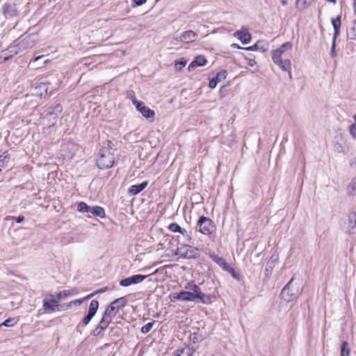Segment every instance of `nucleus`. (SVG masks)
Instances as JSON below:
<instances>
[{
	"label": "nucleus",
	"instance_id": "f257e3e1",
	"mask_svg": "<svg viewBox=\"0 0 356 356\" xmlns=\"http://www.w3.org/2000/svg\"><path fill=\"white\" fill-rule=\"evenodd\" d=\"M292 43L291 42H286L282 44V46L271 51L272 59L273 62L277 65L283 71L288 72L289 73V76L291 78V61L289 58L282 59V54L284 53L286 50L291 49Z\"/></svg>",
	"mask_w": 356,
	"mask_h": 356
},
{
	"label": "nucleus",
	"instance_id": "f03ea898",
	"mask_svg": "<svg viewBox=\"0 0 356 356\" xmlns=\"http://www.w3.org/2000/svg\"><path fill=\"white\" fill-rule=\"evenodd\" d=\"M36 42L37 35H28L26 36H22L18 40L16 44L10 46L8 48V51L10 54L16 55L27 49L32 48L35 45Z\"/></svg>",
	"mask_w": 356,
	"mask_h": 356
},
{
	"label": "nucleus",
	"instance_id": "7ed1b4c3",
	"mask_svg": "<svg viewBox=\"0 0 356 356\" xmlns=\"http://www.w3.org/2000/svg\"><path fill=\"white\" fill-rule=\"evenodd\" d=\"M114 163V156L111 149L104 147L100 149L99 157L97 160V165L100 169H108Z\"/></svg>",
	"mask_w": 356,
	"mask_h": 356
},
{
	"label": "nucleus",
	"instance_id": "20e7f679",
	"mask_svg": "<svg viewBox=\"0 0 356 356\" xmlns=\"http://www.w3.org/2000/svg\"><path fill=\"white\" fill-rule=\"evenodd\" d=\"M293 280L294 277H293L283 288L280 294L282 298L286 302H291L294 300L299 293L298 289L293 288L291 285Z\"/></svg>",
	"mask_w": 356,
	"mask_h": 356
},
{
	"label": "nucleus",
	"instance_id": "39448f33",
	"mask_svg": "<svg viewBox=\"0 0 356 356\" xmlns=\"http://www.w3.org/2000/svg\"><path fill=\"white\" fill-rule=\"evenodd\" d=\"M199 231L205 235L211 234L215 229L213 222L205 216H202L198 221Z\"/></svg>",
	"mask_w": 356,
	"mask_h": 356
},
{
	"label": "nucleus",
	"instance_id": "423d86ee",
	"mask_svg": "<svg viewBox=\"0 0 356 356\" xmlns=\"http://www.w3.org/2000/svg\"><path fill=\"white\" fill-rule=\"evenodd\" d=\"M178 253L181 257L186 259H195L200 256L199 250L197 248L189 245H181L177 248Z\"/></svg>",
	"mask_w": 356,
	"mask_h": 356
},
{
	"label": "nucleus",
	"instance_id": "0eeeda50",
	"mask_svg": "<svg viewBox=\"0 0 356 356\" xmlns=\"http://www.w3.org/2000/svg\"><path fill=\"white\" fill-rule=\"evenodd\" d=\"M192 286L193 287L191 288V290L193 291L191 293L194 296L195 301L198 300L200 302L204 304H209L211 302L210 296L202 293L200 288L197 285L193 284Z\"/></svg>",
	"mask_w": 356,
	"mask_h": 356
},
{
	"label": "nucleus",
	"instance_id": "6e6552de",
	"mask_svg": "<svg viewBox=\"0 0 356 356\" xmlns=\"http://www.w3.org/2000/svg\"><path fill=\"white\" fill-rule=\"evenodd\" d=\"M147 277V275H134L131 277H127L125 279L122 280L120 282V284L122 286H129L131 284H136L142 282Z\"/></svg>",
	"mask_w": 356,
	"mask_h": 356
},
{
	"label": "nucleus",
	"instance_id": "1a4fd4ad",
	"mask_svg": "<svg viewBox=\"0 0 356 356\" xmlns=\"http://www.w3.org/2000/svg\"><path fill=\"white\" fill-rule=\"evenodd\" d=\"M168 229L172 232L180 233L184 238V242L190 243L191 241L192 238H191V236L188 234L187 230L181 228L178 224H177L175 222H172L169 225Z\"/></svg>",
	"mask_w": 356,
	"mask_h": 356
},
{
	"label": "nucleus",
	"instance_id": "9d476101",
	"mask_svg": "<svg viewBox=\"0 0 356 356\" xmlns=\"http://www.w3.org/2000/svg\"><path fill=\"white\" fill-rule=\"evenodd\" d=\"M3 13L6 18H13L19 14L16 6L12 3H6L3 7Z\"/></svg>",
	"mask_w": 356,
	"mask_h": 356
},
{
	"label": "nucleus",
	"instance_id": "9b49d317",
	"mask_svg": "<svg viewBox=\"0 0 356 356\" xmlns=\"http://www.w3.org/2000/svg\"><path fill=\"white\" fill-rule=\"evenodd\" d=\"M138 111L146 118H153L155 115V113L153 110L149 107L145 106L143 102H139L138 106H135Z\"/></svg>",
	"mask_w": 356,
	"mask_h": 356
},
{
	"label": "nucleus",
	"instance_id": "f8f14e48",
	"mask_svg": "<svg viewBox=\"0 0 356 356\" xmlns=\"http://www.w3.org/2000/svg\"><path fill=\"white\" fill-rule=\"evenodd\" d=\"M197 34L193 31H184L179 38H176L177 40L183 42L188 43L195 40Z\"/></svg>",
	"mask_w": 356,
	"mask_h": 356
},
{
	"label": "nucleus",
	"instance_id": "ddd939ff",
	"mask_svg": "<svg viewBox=\"0 0 356 356\" xmlns=\"http://www.w3.org/2000/svg\"><path fill=\"white\" fill-rule=\"evenodd\" d=\"M49 296L51 297V299L49 300L44 299L42 306L46 311L54 312L56 307L58 306L59 301L54 299L53 295L50 294Z\"/></svg>",
	"mask_w": 356,
	"mask_h": 356
},
{
	"label": "nucleus",
	"instance_id": "4468645a",
	"mask_svg": "<svg viewBox=\"0 0 356 356\" xmlns=\"http://www.w3.org/2000/svg\"><path fill=\"white\" fill-rule=\"evenodd\" d=\"M269 47L268 44L265 41L259 40L254 45L245 48L248 51H260L261 52H266L268 51Z\"/></svg>",
	"mask_w": 356,
	"mask_h": 356
},
{
	"label": "nucleus",
	"instance_id": "2eb2a0df",
	"mask_svg": "<svg viewBox=\"0 0 356 356\" xmlns=\"http://www.w3.org/2000/svg\"><path fill=\"white\" fill-rule=\"evenodd\" d=\"M348 228L350 234H356V211L349 214Z\"/></svg>",
	"mask_w": 356,
	"mask_h": 356
},
{
	"label": "nucleus",
	"instance_id": "dca6fc26",
	"mask_svg": "<svg viewBox=\"0 0 356 356\" xmlns=\"http://www.w3.org/2000/svg\"><path fill=\"white\" fill-rule=\"evenodd\" d=\"M209 257L218 266H220L225 271H226V270L230 266L222 257H218L215 253H210Z\"/></svg>",
	"mask_w": 356,
	"mask_h": 356
},
{
	"label": "nucleus",
	"instance_id": "f3484780",
	"mask_svg": "<svg viewBox=\"0 0 356 356\" xmlns=\"http://www.w3.org/2000/svg\"><path fill=\"white\" fill-rule=\"evenodd\" d=\"M194 353V348L188 346H186L182 348L177 350L174 353V356H193Z\"/></svg>",
	"mask_w": 356,
	"mask_h": 356
},
{
	"label": "nucleus",
	"instance_id": "a211bd4d",
	"mask_svg": "<svg viewBox=\"0 0 356 356\" xmlns=\"http://www.w3.org/2000/svg\"><path fill=\"white\" fill-rule=\"evenodd\" d=\"M147 181H143L138 185H133L129 189V193L131 195H136L143 191L147 186Z\"/></svg>",
	"mask_w": 356,
	"mask_h": 356
},
{
	"label": "nucleus",
	"instance_id": "6ab92c4d",
	"mask_svg": "<svg viewBox=\"0 0 356 356\" xmlns=\"http://www.w3.org/2000/svg\"><path fill=\"white\" fill-rule=\"evenodd\" d=\"M207 59L203 56H197L195 60L191 63L188 70H193L196 66H203L206 64Z\"/></svg>",
	"mask_w": 356,
	"mask_h": 356
},
{
	"label": "nucleus",
	"instance_id": "aec40b11",
	"mask_svg": "<svg viewBox=\"0 0 356 356\" xmlns=\"http://www.w3.org/2000/svg\"><path fill=\"white\" fill-rule=\"evenodd\" d=\"M332 24L334 31L332 38H337L338 35H339L340 28L341 25V16L339 15L336 19H332Z\"/></svg>",
	"mask_w": 356,
	"mask_h": 356
},
{
	"label": "nucleus",
	"instance_id": "412c9836",
	"mask_svg": "<svg viewBox=\"0 0 356 356\" xmlns=\"http://www.w3.org/2000/svg\"><path fill=\"white\" fill-rule=\"evenodd\" d=\"M88 213H90L92 215L101 218H104L106 216V213L104 208L99 206L90 207Z\"/></svg>",
	"mask_w": 356,
	"mask_h": 356
},
{
	"label": "nucleus",
	"instance_id": "4be33fe9",
	"mask_svg": "<svg viewBox=\"0 0 356 356\" xmlns=\"http://www.w3.org/2000/svg\"><path fill=\"white\" fill-rule=\"evenodd\" d=\"M118 312V310L115 309V306L113 305V302H111L106 309L104 314L113 320V318L116 316Z\"/></svg>",
	"mask_w": 356,
	"mask_h": 356
},
{
	"label": "nucleus",
	"instance_id": "5701e85b",
	"mask_svg": "<svg viewBox=\"0 0 356 356\" xmlns=\"http://www.w3.org/2000/svg\"><path fill=\"white\" fill-rule=\"evenodd\" d=\"M236 34L243 44H248L251 40V35L248 32L237 31Z\"/></svg>",
	"mask_w": 356,
	"mask_h": 356
},
{
	"label": "nucleus",
	"instance_id": "b1692460",
	"mask_svg": "<svg viewBox=\"0 0 356 356\" xmlns=\"http://www.w3.org/2000/svg\"><path fill=\"white\" fill-rule=\"evenodd\" d=\"M111 321H112V319H111L106 315L103 314V316H102L101 321H99L98 326L99 327L100 330H102L104 331L108 327V325L110 324V323Z\"/></svg>",
	"mask_w": 356,
	"mask_h": 356
},
{
	"label": "nucleus",
	"instance_id": "393cba45",
	"mask_svg": "<svg viewBox=\"0 0 356 356\" xmlns=\"http://www.w3.org/2000/svg\"><path fill=\"white\" fill-rule=\"evenodd\" d=\"M62 111H63V106L60 104H58L55 105L54 106H51L48 108V113L49 115H55L56 117H57L58 115L60 114Z\"/></svg>",
	"mask_w": 356,
	"mask_h": 356
},
{
	"label": "nucleus",
	"instance_id": "a878e982",
	"mask_svg": "<svg viewBox=\"0 0 356 356\" xmlns=\"http://www.w3.org/2000/svg\"><path fill=\"white\" fill-rule=\"evenodd\" d=\"M112 302L113 305L115 306V309H117L119 311L120 308H122L126 305L127 300L125 297H121L118 299H115Z\"/></svg>",
	"mask_w": 356,
	"mask_h": 356
},
{
	"label": "nucleus",
	"instance_id": "bb28decb",
	"mask_svg": "<svg viewBox=\"0 0 356 356\" xmlns=\"http://www.w3.org/2000/svg\"><path fill=\"white\" fill-rule=\"evenodd\" d=\"M76 293H77V291L75 289L64 290V291L58 292L56 294V298H57V300L59 301V300H60L63 298L72 296Z\"/></svg>",
	"mask_w": 356,
	"mask_h": 356
},
{
	"label": "nucleus",
	"instance_id": "cd10ccee",
	"mask_svg": "<svg viewBox=\"0 0 356 356\" xmlns=\"http://www.w3.org/2000/svg\"><path fill=\"white\" fill-rule=\"evenodd\" d=\"M181 301H195L194 296L191 291H181Z\"/></svg>",
	"mask_w": 356,
	"mask_h": 356
},
{
	"label": "nucleus",
	"instance_id": "c85d7f7f",
	"mask_svg": "<svg viewBox=\"0 0 356 356\" xmlns=\"http://www.w3.org/2000/svg\"><path fill=\"white\" fill-rule=\"evenodd\" d=\"M99 308V302L96 300H92L89 306L88 312L95 315Z\"/></svg>",
	"mask_w": 356,
	"mask_h": 356
},
{
	"label": "nucleus",
	"instance_id": "c756f323",
	"mask_svg": "<svg viewBox=\"0 0 356 356\" xmlns=\"http://www.w3.org/2000/svg\"><path fill=\"white\" fill-rule=\"evenodd\" d=\"M348 193L351 195H356V176L353 178L351 182L348 185Z\"/></svg>",
	"mask_w": 356,
	"mask_h": 356
},
{
	"label": "nucleus",
	"instance_id": "7c9ffc66",
	"mask_svg": "<svg viewBox=\"0 0 356 356\" xmlns=\"http://www.w3.org/2000/svg\"><path fill=\"white\" fill-rule=\"evenodd\" d=\"M90 207V206L83 202H81L77 204V210L81 213H88Z\"/></svg>",
	"mask_w": 356,
	"mask_h": 356
},
{
	"label": "nucleus",
	"instance_id": "2f4dec72",
	"mask_svg": "<svg viewBox=\"0 0 356 356\" xmlns=\"http://www.w3.org/2000/svg\"><path fill=\"white\" fill-rule=\"evenodd\" d=\"M127 96L129 99H130L134 106H138L139 102L136 99L135 92L134 90H128L127 92Z\"/></svg>",
	"mask_w": 356,
	"mask_h": 356
},
{
	"label": "nucleus",
	"instance_id": "473e14b6",
	"mask_svg": "<svg viewBox=\"0 0 356 356\" xmlns=\"http://www.w3.org/2000/svg\"><path fill=\"white\" fill-rule=\"evenodd\" d=\"M348 343L346 341H343L341 348V356H349L350 348L348 347Z\"/></svg>",
	"mask_w": 356,
	"mask_h": 356
},
{
	"label": "nucleus",
	"instance_id": "72a5a7b5",
	"mask_svg": "<svg viewBox=\"0 0 356 356\" xmlns=\"http://www.w3.org/2000/svg\"><path fill=\"white\" fill-rule=\"evenodd\" d=\"M93 296H94V293H90V294L88 295L86 297H85L83 298L77 299V300L71 301V302H70L67 304V307H70L72 305H80L85 300L88 299V298L92 297Z\"/></svg>",
	"mask_w": 356,
	"mask_h": 356
},
{
	"label": "nucleus",
	"instance_id": "f704fd0d",
	"mask_svg": "<svg viewBox=\"0 0 356 356\" xmlns=\"http://www.w3.org/2000/svg\"><path fill=\"white\" fill-rule=\"evenodd\" d=\"M355 123L352 124L349 127V131L353 138L356 139V114L353 115Z\"/></svg>",
	"mask_w": 356,
	"mask_h": 356
},
{
	"label": "nucleus",
	"instance_id": "c9c22d12",
	"mask_svg": "<svg viewBox=\"0 0 356 356\" xmlns=\"http://www.w3.org/2000/svg\"><path fill=\"white\" fill-rule=\"evenodd\" d=\"M154 323H155V321H153L152 322H149V323H147L144 326H143L142 328H141V332L143 334L148 333L151 330V329L152 328L153 325L154 324Z\"/></svg>",
	"mask_w": 356,
	"mask_h": 356
},
{
	"label": "nucleus",
	"instance_id": "e433bc0d",
	"mask_svg": "<svg viewBox=\"0 0 356 356\" xmlns=\"http://www.w3.org/2000/svg\"><path fill=\"white\" fill-rule=\"evenodd\" d=\"M10 159L8 154L7 152H3L1 155H0V167L3 168L8 160Z\"/></svg>",
	"mask_w": 356,
	"mask_h": 356
},
{
	"label": "nucleus",
	"instance_id": "4c0bfd02",
	"mask_svg": "<svg viewBox=\"0 0 356 356\" xmlns=\"http://www.w3.org/2000/svg\"><path fill=\"white\" fill-rule=\"evenodd\" d=\"M348 35L350 40L356 39V20L354 22V25L350 29Z\"/></svg>",
	"mask_w": 356,
	"mask_h": 356
},
{
	"label": "nucleus",
	"instance_id": "58836bf2",
	"mask_svg": "<svg viewBox=\"0 0 356 356\" xmlns=\"http://www.w3.org/2000/svg\"><path fill=\"white\" fill-rule=\"evenodd\" d=\"M17 321L15 320V318H8L6 319L3 323H0V327L5 326V327H10L14 325Z\"/></svg>",
	"mask_w": 356,
	"mask_h": 356
},
{
	"label": "nucleus",
	"instance_id": "ea45409f",
	"mask_svg": "<svg viewBox=\"0 0 356 356\" xmlns=\"http://www.w3.org/2000/svg\"><path fill=\"white\" fill-rule=\"evenodd\" d=\"M227 76V71L226 70H221L218 73H217L216 76V79L220 82L222 80H224L226 79Z\"/></svg>",
	"mask_w": 356,
	"mask_h": 356
},
{
	"label": "nucleus",
	"instance_id": "a19ab883",
	"mask_svg": "<svg viewBox=\"0 0 356 356\" xmlns=\"http://www.w3.org/2000/svg\"><path fill=\"white\" fill-rule=\"evenodd\" d=\"M186 64V60L181 59V60L176 61L175 67L176 70H181Z\"/></svg>",
	"mask_w": 356,
	"mask_h": 356
},
{
	"label": "nucleus",
	"instance_id": "79ce46f5",
	"mask_svg": "<svg viewBox=\"0 0 356 356\" xmlns=\"http://www.w3.org/2000/svg\"><path fill=\"white\" fill-rule=\"evenodd\" d=\"M337 38H332V47H331V56L334 58L337 56V52L335 50Z\"/></svg>",
	"mask_w": 356,
	"mask_h": 356
},
{
	"label": "nucleus",
	"instance_id": "37998d69",
	"mask_svg": "<svg viewBox=\"0 0 356 356\" xmlns=\"http://www.w3.org/2000/svg\"><path fill=\"white\" fill-rule=\"evenodd\" d=\"M277 258L274 257L273 256L270 258L269 261L267 262L266 266L270 268V270H272L273 268H274L275 263L277 262Z\"/></svg>",
	"mask_w": 356,
	"mask_h": 356
},
{
	"label": "nucleus",
	"instance_id": "c03bdc74",
	"mask_svg": "<svg viewBox=\"0 0 356 356\" xmlns=\"http://www.w3.org/2000/svg\"><path fill=\"white\" fill-rule=\"evenodd\" d=\"M95 315H93L91 313H88V314L83 318V323L84 325H87L91 319L94 317Z\"/></svg>",
	"mask_w": 356,
	"mask_h": 356
},
{
	"label": "nucleus",
	"instance_id": "a18cd8bd",
	"mask_svg": "<svg viewBox=\"0 0 356 356\" xmlns=\"http://www.w3.org/2000/svg\"><path fill=\"white\" fill-rule=\"evenodd\" d=\"M170 300L171 301L181 300V291L179 293H175L170 295Z\"/></svg>",
	"mask_w": 356,
	"mask_h": 356
},
{
	"label": "nucleus",
	"instance_id": "49530a36",
	"mask_svg": "<svg viewBox=\"0 0 356 356\" xmlns=\"http://www.w3.org/2000/svg\"><path fill=\"white\" fill-rule=\"evenodd\" d=\"M312 1V0H298L297 3L298 5L302 4L303 6L302 8H305L306 7L311 4Z\"/></svg>",
	"mask_w": 356,
	"mask_h": 356
},
{
	"label": "nucleus",
	"instance_id": "de8ad7c7",
	"mask_svg": "<svg viewBox=\"0 0 356 356\" xmlns=\"http://www.w3.org/2000/svg\"><path fill=\"white\" fill-rule=\"evenodd\" d=\"M10 219L15 220L17 223H20L24 220V216H18L17 218L9 216L6 217V218H5L6 220H8Z\"/></svg>",
	"mask_w": 356,
	"mask_h": 356
},
{
	"label": "nucleus",
	"instance_id": "09e8293b",
	"mask_svg": "<svg viewBox=\"0 0 356 356\" xmlns=\"http://www.w3.org/2000/svg\"><path fill=\"white\" fill-rule=\"evenodd\" d=\"M218 82L219 81L216 78H213L209 81V88L211 89L215 88Z\"/></svg>",
	"mask_w": 356,
	"mask_h": 356
},
{
	"label": "nucleus",
	"instance_id": "8fccbe9b",
	"mask_svg": "<svg viewBox=\"0 0 356 356\" xmlns=\"http://www.w3.org/2000/svg\"><path fill=\"white\" fill-rule=\"evenodd\" d=\"M102 331H103V330H100V329H99V327L97 325V326L96 327V328H95V329H94V330L92 331L91 334H92V336H95V337H96V336H99V335L102 332Z\"/></svg>",
	"mask_w": 356,
	"mask_h": 356
},
{
	"label": "nucleus",
	"instance_id": "3c124183",
	"mask_svg": "<svg viewBox=\"0 0 356 356\" xmlns=\"http://www.w3.org/2000/svg\"><path fill=\"white\" fill-rule=\"evenodd\" d=\"M245 58L248 61V65L250 66H254L256 65V61L254 60V57H245Z\"/></svg>",
	"mask_w": 356,
	"mask_h": 356
},
{
	"label": "nucleus",
	"instance_id": "603ef678",
	"mask_svg": "<svg viewBox=\"0 0 356 356\" xmlns=\"http://www.w3.org/2000/svg\"><path fill=\"white\" fill-rule=\"evenodd\" d=\"M226 271L230 273L234 278L237 277V275L235 273L234 269L231 266L228 267Z\"/></svg>",
	"mask_w": 356,
	"mask_h": 356
},
{
	"label": "nucleus",
	"instance_id": "864d4df0",
	"mask_svg": "<svg viewBox=\"0 0 356 356\" xmlns=\"http://www.w3.org/2000/svg\"><path fill=\"white\" fill-rule=\"evenodd\" d=\"M134 1L138 6H140L143 5L146 2V0H134Z\"/></svg>",
	"mask_w": 356,
	"mask_h": 356
},
{
	"label": "nucleus",
	"instance_id": "5fc2aeb1",
	"mask_svg": "<svg viewBox=\"0 0 356 356\" xmlns=\"http://www.w3.org/2000/svg\"><path fill=\"white\" fill-rule=\"evenodd\" d=\"M44 56L42 55V56H37L35 58H34L31 62L29 64H31L32 63H35L36 61H38V60L41 59L42 58H43Z\"/></svg>",
	"mask_w": 356,
	"mask_h": 356
},
{
	"label": "nucleus",
	"instance_id": "6e6d98bb",
	"mask_svg": "<svg viewBox=\"0 0 356 356\" xmlns=\"http://www.w3.org/2000/svg\"><path fill=\"white\" fill-rule=\"evenodd\" d=\"M353 8H354V13L356 15V0H354Z\"/></svg>",
	"mask_w": 356,
	"mask_h": 356
},
{
	"label": "nucleus",
	"instance_id": "4d7b16f0",
	"mask_svg": "<svg viewBox=\"0 0 356 356\" xmlns=\"http://www.w3.org/2000/svg\"><path fill=\"white\" fill-rule=\"evenodd\" d=\"M280 3L282 6H286L287 4V1L286 0H281Z\"/></svg>",
	"mask_w": 356,
	"mask_h": 356
},
{
	"label": "nucleus",
	"instance_id": "13d9d810",
	"mask_svg": "<svg viewBox=\"0 0 356 356\" xmlns=\"http://www.w3.org/2000/svg\"><path fill=\"white\" fill-rule=\"evenodd\" d=\"M193 284H188V285L187 286H186V289H190V290H191V288H192V287H193V286H192V285H193Z\"/></svg>",
	"mask_w": 356,
	"mask_h": 356
},
{
	"label": "nucleus",
	"instance_id": "bf43d9fd",
	"mask_svg": "<svg viewBox=\"0 0 356 356\" xmlns=\"http://www.w3.org/2000/svg\"><path fill=\"white\" fill-rule=\"evenodd\" d=\"M104 291H105V289H100L99 291H95V293H93L95 294V293H97L104 292Z\"/></svg>",
	"mask_w": 356,
	"mask_h": 356
},
{
	"label": "nucleus",
	"instance_id": "052dcab7",
	"mask_svg": "<svg viewBox=\"0 0 356 356\" xmlns=\"http://www.w3.org/2000/svg\"><path fill=\"white\" fill-rule=\"evenodd\" d=\"M326 1H328V2L333 3H336V2H337L336 0H326Z\"/></svg>",
	"mask_w": 356,
	"mask_h": 356
},
{
	"label": "nucleus",
	"instance_id": "680f3d73",
	"mask_svg": "<svg viewBox=\"0 0 356 356\" xmlns=\"http://www.w3.org/2000/svg\"><path fill=\"white\" fill-rule=\"evenodd\" d=\"M193 335H194V337H193V339H194V340H195V339H197V337H196V336L197 335V334L194 333V334H193Z\"/></svg>",
	"mask_w": 356,
	"mask_h": 356
},
{
	"label": "nucleus",
	"instance_id": "e2e57ef3",
	"mask_svg": "<svg viewBox=\"0 0 356 356\" xmlns=\"http://www.w3.org/2000/svg\"><path fill=\"white\" fill-rule=\"evenodd\" d=\"M266 271L271 272L272 270H270V268L268 266H267L266 268Z\"/></svg>",
	"mask_w": 356,
	"mask_h": 356
},
{
	"label": "nucleus",
	"instance_id": "0e129e2a",
	"mask_svg": "<svg viewBox=\"0 0 356 356\" xmlns=\"http://www.w3.org/2000/svg\"><path fill=\"white\" fill-rule=\"evenodd\" d=\"M234 46L235 47H237L238 49H241V47H239V45H238V44H234Z\"/></svg>",
	"mask_w": 356,
	"mask_h": 356
},
{
	"label": "nucleus",
	"instance_id": "69168bd1",
	"mask_svg": "<svg viewBox=\"0 0 356 356\" xmlns=\"http://www.w3.org/2000/svg\"><path fill=\"white\" fill-rule=\"evenodd\" d=\"M40 87L45 88V84L42 83V86H40Z\"/></svg>",
	"mask_w": 356,
	"mask_h": 356
}]
</instances>
